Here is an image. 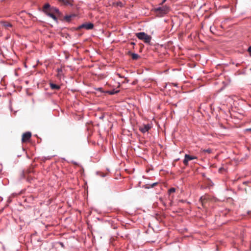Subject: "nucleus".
<instances>
[{
    "instance_id": "obj_1",
    "label": "nucleus",
    "mask_w": 251,
    "mask_h": 251,
    "mask_svg": "<svg viewBox=\"0 0 251 251\" xmlns=\"http://www.w3.org/2000/svg\"><path fill=\"white\" fill-rule=\"evenodd\" d=\"M153 11L157 16L162 17L169 12V8L168 6L165 5L162 7L154 8Z\"/></svg>"
},
{
    "instance_id": "obj_2",
    "label": "nucleus",
    "mask_w": 251,
    "mask_h": 251,
    "mask_svg": "<svg viewBox=\"0 0 251 251\" xmlns=\"http://www.w3.org/2000/svg\"><path fill=\"white\" fill-rule=\"evenodd\" d=\"M136 36L140 40H143L145 43L150 44L151 42V37L148 35L147 34L144 32H139L136 33Z\"/></svg>"
},
{
    "instance_id": "obj_3",
    "label": "nucleus",
    "mask_w": 251,
    "mask_h": 251,
    "mask_svg": "<svg viewBox=\"0 0 251 251\" xmlns=\"http://www.w3.org/2000/svg\"><path fill=\"white\" fill-rule=\"evenodd\" d=\"M31 137V133L30 132H26L23 134L22 138V143H26L28 142Z\"/></svg>"
},
{
    "instance_id": "obj_4",
    "label": "nucleus",
    "mask_w": 251,
    "mask_h": 251,
    "mask_svg": "<svg viewBox=\"0 0 251 251\" xmlns=\"http://www.w3.org/2000/svg\"><path fill=\"white\" fill-rule=\"evenodd\" d=\"M197 158V157L196 156H191L186 154L185 155L184 159L183 160V162L185 166H187L189 161L195 159Z\"/></svg>"
},
{
    "instance_id": "obj_5",
    "label": "nucleus",
    "mask_w": 251,
    "mask_h": 251,
    "mask_svg": "<svg viewBox=\"0 0 251 251\" xmlns=\"http://www.w3.org/2000/svg\"><path fill=\"white\" fill-rule=\"evenodd\" d=\"M94 27V25L92 23H85L78 27V29L81 28H85L86 29H92Z\"/></svg>"
},
{
    "instance_id": "obj_6",
    "label": "nucleus",
    "mask_w": 251,
    "mask_h": 251,
    "mask_svg": "<svg viewBox=\"0 0 251 251\" xmlns=\"http://www.w3.org/2000/svg\"><path fill=\"white\" fill-rule=\"evenodd\" d=\"M151 128L150 125H143L139 127V130L144 133L148 132Z\"/></svg>"
},
{
    "instance_id": "obj_7",
    "label": "nucleus",
    "mask_w": 251,
    "mask_h": 251,
    "mask_svg": "<svg viewBox=\"0 0 251 251\" xmlns=\"http://www.w3.org/2000/svg\"><path fill=\"white\" fill-rule=\"evenodd\" d=\"M46 14L50 17H51L52 19H53L55 21H57V19L55 16V15L54 14L53 12L51 11V9L48 10V11L45 12Z\"/></svg>"
},
{
    "instance_id": "obj_8",
    "label": "nucleus",
    "mask_w": 251,
    "mask_h": 251,
    "mask_svg": "<svg viewBox=\"0 0 251 251\" xmlns=\"http://www.w3.org/2000/svg\"><path fill=\"white\" fill-rule=\"evenodd\" d=\"M50 86L51 89L52 90H59L60 88L59 85H56L53 83H50Z\"/></svg>"
},
{
    "instance_id": "obj_9",
    "label": "nucleus",
    "mask_w": 251,
    "mask_h": 251,
    "mask_svg": "<svg viewBox=\"0 0 251 251\" xmlns=\"http://www.w3.org/2000/svg\"><path fill=\"white\" fill-rule=\"evenodd\" d=\"M74 17H75V15H74V14L66 15V16L64 17V20L66 22H69L71 21L72 18Z\"/></svg>"
},
{
    "instance_id": "obj_10",
    "label": "nucleus",
    "mask_w": 251,
    "mask_h": 251,
    "mask_svg": "<svg viewBox=\"0 0 251 251\" xmlns=\"http://www.w3.org/2000/svg\"><path fill=\"white\" fill-rule=\"evenodd\" d=\"M50 9H51V7H50V5L49 3H46L43 8V11L45 13Z\"/></svg>"
},
{
    "instance_id": "obj_11",
    "label": "nucleus",
    "mask_w": 251,
    "mask_h": 251,
    "mask_svg": "<svg viewBox=\"0 0 251 251\" xmlns=\"http://www.w3.org/2000/svg\"><path fill=\"white\" fill-rule=\"evenodd\" d=\"M2 26L6 29H9V27H11L12 26V25L9 23L7 22H3L2 23Z\"/></svg>"
},
{
    "instance_id": "obj_12",
    "label": "nucleus",
    "mask_w": 251,
    "mask_h": 251,
    "mask_svg": "<svg viewBox=\"0 0 251 251\" xmlns=\"http://www.w3.org/2000/svg\"><path fill=\"white\" fill-rule=\"evenodd\" d=\"M200 201H201V203L202 204V205L203 206H205V205L206 204V202H207V198H206V197L205 196H203V197H201V198H200Z\"/></svg>"
},
{
    "instance_id": "obj_13",
    "label": "nucleus",
    "mask_w": 251,
    "mask_h": 251,
    "mask_svg": "<svg viewBox=\"0 0 251 251\" xmlns=\"http://www.w3.org/2000/svg\"><path fill=\"white\" fill-rule=\"evenodd\" d=\"M58 1L63 3L65 5H72V2L69 0H58Z\"/></svg>"
},
{
    "instance_id": "obj_14",
    "label": "nucleus",
    "mask_w": 251,
    "mask_h": 251,
    "mask_svg": "<svg viewBox=\"0 0 251 251\" xmlns=\"http://www.w3.org/2000/svg\"><path fill=\"white\" fill-rule=\"evenodd\" d=\"M50 9L53 12L54 15L55 14H56V15H59L60 12H59V10L58 8L52 7H51V9Z\"/></svg>"
},
{
    "instance_id": "obj_15",
    "label": "nucleus",
    "mask_w": 251,
    "mask_h": 251,
    "mask_svg": "<svg viewBox=\"0 0 251 251\" xmlns=\"http://www.w3.org/2000/svg\"><path fill=\"white\" fill-rule=\"evenodd\" d=\"M131 55L132 59L133 60H137L140 57V56L138 54L135 53H131Z\"/></svg>"
},
{
    "instance_id": "obj_16",
    "label": "nucleus",
    "mask_w": 251,
    "mask_h": 251,
    "mask_svg": "<svg viewBox=\"0 0 251 251\" xmlns=\"http://www.w3.org/2000/svg\"><path fill=\"white\" fill-rule=\"evenodd\" d=\"M201 151L202 152H206V153H211L212 152V150L210 149H201Z\"/></svg>"
},
{
    "instance_id": "obj_17",
    "label": "nucleus",
    "mask_w": 251,
    "mask_h": 251,
    "mask_svg": "<svg viewBox=\"0 0 251 251\" xmlns=\"http://www.w3.org/2000/svg\"><path fill=\"white\" fill-rule=\"evenodd\" d=\"M176 191V189L174 188H171L168 190V193L171 194L172 193H174Z\"/></svg>"
},
{
    "instance_id": "obj_18",
    "label": "nucleus",
    "mask_w": 251,
    "mask_h": 251,
    "mask_svg": "<svg viewBox=\"0 0 251 251\" xmlns=\"http://www.w3.org/2000/svg\"><path fill=\"white\" fill-rule=\"evenodd\" d=\"M117 92H118V91H109V93L111 95H113Z\"/></svg>"
},
{
    "instance_id": "obj_19",
    "label": "nucleus",
    "mask_w": 251,
    "mask_h": 251,
    "mask_svg": "<svg viewBox=\"0 0 251 251\" xmlns=\"http://www.w3.org/2000/svg\"><path fill=\"white\" fill-rule=\"evenodd\" d=\"M248 51L249 52V53H250V54L251 55V46L249 48H248Z\"/></svg>"
},
{
    "instance_id": "obj_20",
    "label": "nucleus",
    "mask_w": 251,
    "mask_h": 251,
    "mask_svg": "<svg viewBox=\"0 0 251 251\" xmlns=\"http://www.w3.org/2000/svg\"><path fill=\"white\" fill-rule=\"evenodd\" d=\"M167 0H163L161 3H160V5H162L163 3L166 1Z\"/></svg>"
},
{
    "instance_id": "obj_21",
    "label": "nucleus",
    "mask_w": 251,
    "mask_h": 251,
    "mask_svg": "<svg viewBox=\"0 0 251 251\" xmlns=\"http://www.w3.org/2000/svg\"><path fill=\"white\" fill-rule=\"evenodd\" d=\"M209 185H210L211 186H212L213 185V184L212 183V182H211L210 183H209Z\"/></svg>"
},
{
    "instance_id": "obj_22",
    "label": "nucleus",
    "mask_w": 251,
    "mask_h": 251,
    "mask_svg": "<svg viewBox=\"0 0 251 251\" xmlns=\"http://www.w3.org/2000/svg\"><path fill=\"white\" fill-rule=\"evenodd\" d=\"M247 130L251 131V128H249V129H247Z\"/></svg>"
},
{
    "instance_id": "obj_23",
    "label": "nucleus",
    "mask_w": 251,
    "mask_h": 251,
    "mask_svg": "<svg viewBox=\"0 0 251 251\" xmlns=\"http://www.w3.org/2000/svg\"><path fill=\"white\" fill-rule=\"evenodd\" d=\"M239 65V64L238 63V64H237L236 65V66H238Z\"/></svg>"
}]
</instances>
